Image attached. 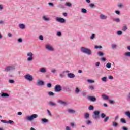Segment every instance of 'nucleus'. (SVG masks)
I'll return each instance as SVG.
<instances>
[{
    "mask_svg": "<svg viewBox=\"0 0 130 130\" xmlns=\"http://www.w3.org/2000/svg\"><path fill=\"white\" fill-rule=\"evenodd\" d=\"M68 112H69V113H71L72 114H75V113H76V111H75V110H73L72 109H69L67 110Z\"/></svg>",
    "mask_w": 130,
    "mask_h": 130,
    "instance_id": "nucleus-21",
    "label": "nucleus"
},
{
    "mask_svg": "<svg viewBox=\"0 0 130 130\" xmlns=\"http://www.w3.org/2000/svg\"><path fill=\"white\" fill-rule=\"evenodd\" d=\"M117 46V45L116 44H113L112 45V48H113V49L116 48Z\"/></svg>",
    "mask_w": 130,
    "mask_h": 130,
    "instance_id": "nucleus-50",
    "label": "nucleus"
},
{
    "mask_svg": "<svg viewBox=\"0 0 130 130\" xmlns=\"http://www.w3.org/2000/svg\"><path fill=\"white\" fill-rule=\"evenodd\" d=\"M95 38H96V35L95 34H92L90 37V39L93 40V39H95Z\"/></svg>",
    "mask_w": 130,
    "mask_h": 130,
    "instance_id": "nucleus-23",
    "label": "nucleus"
},
{
    "mask_svg": "<svg viewBox=\"0 0 130 130\" xmlns=\"http://www.w3.org/2000/svg\"><path fill=\"white\" fill-rule=\"evenodd\" d=\"M88 109H89V110H94V106H93L92 105H90L88 107Z\"/></svg>",
    "mask_w": 130,
    "mask_h": 130,
    "instance_id": "nucleus-40",
    "label": "nucleus"
},
{
    "mask_svg": "<svg viewBox=\"0 0 130 130\" xmlns=\"http://www.w3.org/2000/svg\"><path fill=\"white\" fill-rule=\"evenodd\" d=\"M67 77L68 78H69V79H73L76 77V75H75L73 73H70L67 74Z\"/></svg>",
    "mask_w": 130,
    "mask_h": 130,
    "instance_id": "nucleus-13",
    "label": "nucleus"
},
{
    "mask_svg": "<svg viewBox=\"0 0 130 130\" xmlns=\"http://www.w3.org/2000/svg\"><path fill=\"white\" fill-rule=\"evenodd\" d=\"M125 115L128 117V118H130V112L127 111L125 113Z\"/></svg>",
    "mask_w": 130,
    "mask_h": 130,
    "instance_id": "nucleus-39",
    "label": "nucleus"
},
{
    "mask_svg": "<svg viewBox=\"0 0 130 130\" xmlns=\"http://www.w3.org/2000/svg\"><path fill=\"white\" fill-rule=\"evenodd\" d=\"M80 92H81V90H80V89H79L78 88L76 87L75 88V93H76V94H79V93Z\"/></svg>",
    "mask_w": 130,
    "mask_h": 130,
    "instance_id": "nucleus-28",
    "label": "nucleus"
},
{
    "mask_svg": "<svg viewBox=\"0 0 130 130\" xmlns=\"http://www.w3.org/2000/svg\"><path fill=\"white\" fill-rule=\"evenodd\" d=\"M47 111L48 115L49 116H51L52 115H51V113L50 112V111H49V110H47Z\"/></svg>",
    "mask_w": 130,
    "mask_h": 130,
    "instance_id": "nucleus-55",
    "label": "nucleus"
},
{
    "mask_svg": "<svg viewBox=\"0 0 130 130\" xmlns=\"http://www.w3.org/2000/svg\"><path fill=\"white\" fill-rule=\"evenodd\" d=\"M109 120V117L107 116L106 118H104L103 121L104 122H107Z\"/></svg>",
    "mask_w": 130,
    "mask_h": 130,
    "instance_id": "nucleus-31",
    "label": "nucleus"
},
{
    "mask_svg": "<svg viewBox=\"0 0 130 130\" xmlns=\"http://www.w3.org/2000/svg\"><path fill=\"white\" fill-rule=\"evenodd\" d=\"M45 48L46 49H47V50H48V51H52V52L54 51V48L51 44H46Z\"/></svg>",
    "mask_w": 130,
    "mask_h": 130,
    "instance_id": "nucleus-5",
    "label": "nucleus"
},
{
    "mask_svg": "<svg viewBox=\"0 0 130 130\" xmlns=\"http://www.w3.org/2000/svg\"><path fill=\"white\" fill-rule=\"evenodd\" d=\"M102 97H103L104 100H108V99H109V98L105 94L103 95Z\"/></svg>",
    "mask_w": 130,
    "mask_h": 130,
    "instance_id": "nucleus-27",
    "label": "nucleus"
},
{
    "mask_svg": "<svg viewBox=\"0 0 130 130\" xmlns=\"http://www.w3.org/2000/svg\"><path fill=\"white\" fill-rule=\"evenodd\" d=\"M100 111H95L93 112L92 114V117L93 119H99L100 118Z\"/></svg>",
    "mask_w": 130,
    "mask_h": 130,
    "instance_id": "nucleus-3",
    "label": "nucleus"
},
{
    "mask_svg": "<svg viewBox=\"0 0 130 130\" xmlns=\"http://www.w3.org/2000/svg\"><path fill=\"white\" fill-rule=\"evenodd\" d=\"M92 123V122L90 120H88L86 121V124H91Z\"/></svg>",
    "mask_w": 130,
    "mask_h": 130,
    "instance_id": "nucleus-61",
    "label": "nucleus"
},
{
    "mask_svg": "<svg viewBox=\"0 0 130 130\" xmlns=\"http://www.w3.org/2000/svg\"><path fill=\"white\" fill-rule=\"evenodd\" d=\"M101 80L102 81V82H104L105 83H106V82H107V77H102L101 78Z\"/></svg>",
    "mask_w": 130,
    "mask_h": 130,
    "instance_id": "nucleus-25",
    "label": "nucleus"
},
{
    "mask_svg": "<svg viewBox=\"0 0 130 130\" xmlns=\"http://www.w3.org/2000/svg\"><path fill=\"white\" fill-rule=\"evenodd\" d=\"M100 19H101V20H106V19H107V16L103 14H101L100 15Z\"/></svg>",
    "mask_w": 130,
    "mask_h": 130,
    "instance_id": "nucleus-15",
    "label": "nucleus"
},
{
    "mask_svg": "<svg viewBox=\"0 0 130 130\" xmlns=\"http://www.w3.org/2000/svg\"><path fill=\"white\" fill-rule=\"evenodd\" d=\"M127 97L128 100H129V101H130V92L127 94Z\"/></svg>",
    "mask_w": 130,
    "mask_h": 130,
    "instance_id": "nucleus-64",
    "label": "nucleus"
},
{
    "mask_svg": "<svg viewBox=\"0 0 130 130\" xmlns=\"http://www.w3.org/2000/svg\"><path fill=\"white\" fill-rule=\"evenodd\" d=\"M16 69V67H15L14 66H7L6 67L4 70L5 71V72H12L13 71H15Z\"/></svg>",
    "mask_w": 130,
    "mask_h": 130,
    "instance_id": "nucleus-4",
    "label": "nucleus"
},
{
    "mask_svg": "<svg viewBox=\"0 0 130 130\" xmlns=\"http://www.w3.org/2000/svg\"><path fill=\"white\" fill-rule=\"evenodd\" d=\"M118 8H122V7H123V5H122V4L121 3H119L118 4Z\"/></svg>",
    "mask_w": 130,
    "mask_h": 130,
    "instance_id": "nucleus-51",
    "label": "nucleus"
},
{
    "mask_svg": "<svg viewBox=\"0 0 130 130\" xmlns=\"http://www.w3.org/2000/svg\"><path fill=\"white\" fill-rule=\"evenodd\" d=\"M18 42H19V43H22V42H23V39L22 38H19L17 40Z\"/></svg>",
    "mask_w": 130,
    "mask_h": 130,
    "instance_id": "nucleus-45",
    "label": "nucleus"
},
{
    "mask_svg": "<svg viewBox=\"0 0 130 130\" xmlns=\"http://www.w3.org/2000/svg\"><path fill=\"white\" fill-rule=\"evenodd\" d=\"M39 39H40V40H43V39H44L43 36L40 35L39 37Z\"/></svg>",
    "mask_w": 130,
    "mask_h": 130,
    "instance_id": "nucleus-52",
    "label": "nucleus"
},
{
    "mask_svg": "<svg viewBox=\"0 0 130 130\" xmlns=\"http://www.w3.org/2000/svg\"><path fill=\"white\" fill-rule=\"evenodd\" d=\"M58 103H60V104H61L63 106H67V105L69 104L67 102L62 100H58Z\"/></svg>",
    "mask_w": 130,
    "mask_h": 130,
    "instance_id": "nucleus-12",
    "label": "nucleus"
},
{
    "mask_svg": "<svg viewBox=\"0 0 130 130\" xmlns=\"http://www.w3.org/2000/svg\"><path fill=\"white\" fill-rule=\"evenodd\" d=\"M87 82H88L89 84H94V83H95V80L92 79H87Z\"/></svg>",
    "mask_w": 130,
    "mask_h": 130,
    "instance_id": "nucleus-24",
    "label": "nucleus"
},
{
    "mask_svg": "<svg viewBox=\"0 0 130 130\" xmlns=\"http://www.w3.org/2000/svg\"><path fill=\"white\" fill-rule=\"evenodd\" d=\"M70 126H72L73 128L76 127V126H77L76 124H75V123H74V122H71Z\"/></svg>",
    "mask_w": 130,
    "mask_h": 130,
    "instance_id": "nucleus-30",
    "label": "nucleus"
},
{
    "mask_svg": "<svg viewBox=\"0 0 130 130\" xmlns=\"http://www.w3.org/2000/svg\"><path fill=\"white\" fill-rule=\"evenodd\" d=\"M56 35L57 36H59V37H60V36H61V32L60 31H58L56 33Z\"/></svg>",
    "mask_w": 130,
    "mask_h": 130,
    "instance_id": "nucleus-48",
    "label": "nucleus"
},
{
    "mask_svg": "<svg viewBox=\"0 0 130 130\" xmlns=\"http://www.w3.org/2000/svg\"><path fill=\"white\" fill-rule=\"evenodd\" d=\"M55 20L56 22H58L59 23H61V24L66 23V19L61 17H56Z\"/></svg>",
    "mask_w": 130,
    "mask_h": 130,
    "instance_id": "nucleus-8",
    "label": "nucleus"
},
{
    "mask_svg": "<svg viewBox=\"0 0 130 130\" xmlns=\"http://www.w3.org/2000/svg\"><path fill=\"white\" fill-rule=\"evenodd\" d=\"M37 117H38V115L34 114L30 116H27L25 118V120L26 121H33L35 118H37Z\"/></svg>",
    "mask_w": 130,
    "mask_h": 130,
    "instance_id": "nucleus-2",
    "label": "nucleus"
},
{
    "mask_svg": "<svg viewBox=\"0 0 130 130\" xmlns=\"http://www.w3.org/2000/svg\"><path fill=\"white\" fill-rule=\"evenodd\" d=\"M106 67V68H108V69H110V68H111V63H107Z\"/></svg>",
    "mask_w": 130,
    "mask_h": 130,
    "instance_id": "nucleus-38",
    "label": "nucleus"
},
{
    "mask_svg": "<svg viewBox=\"0 0 130 130\" xmlns=\"http://www.w3.org/2000/svg\"><path fill=\"white\" fill-rule=\"evenodd\" d=\"M48 5H49V6H50L51 7H53V3H52L51 2H49L48 3Z\"/></svg>",
    "mask_w": 130,
    "mask_h": 130,
    "instance_id": "nucleus-59",
    "label": "nucleus"
},
{
    "mask_svg": "<svg viewBox=\"0 0 130 130\" xmlns=\"http://www.w3.org/2000/svg\"><path fill=\"white\" fill-rule=\"evenodd\" d=\"M66 5V6H68V7H71L72 6V4L70 3H67Z\"/></svg>",
    "mask_w": 130,
    "mask_h": 130,
    "instance_id": "nucleus-62",
    "label": "nucleus"
},
{
    "mask_svg": "<svg viewBox=\"0 0 130 130\" xmlns=\"http://www.w3.org/2000/svg\"><path fill=\"white\" fill-rule=\"evenodd\" d=\"M122 130H128V128H127V127H126L125 126H122Z\"/></svg>",
    "mask_w": 130,
    "mask_h": 130,
    "instance_id": "nucleus-57",
    "label": "nucleus"
},
{
    "mask_svg": "<svg viewBox=\"0 0 130 130\" xmlns=\"http://www.w3.org/2000/svg\"><path fill=\"white\" fill-rule=\"evenodd\" d=\"M88 99L90 101H92V102H95V101L97 100V99L94 96H89Z\"/></svg>",
    "mask_w": 130,
    "mask_h": 130,
    "instance_id": "nucleus-18",
    "label": "nucleus"
},
{
    "mask_svg": "<svg viewBox=\"0 0 130 130\" xmlns=\"http://www.w3.org/2000/svg\"><path fill=\"white\" fill-rule=\"evenodd\" d=\"M9 83H10V84H14V83H15V81H14V80H9Z\"/></svg>",
    "mask_w": 130,
    "mask_h": 130,
    "instance_id": "nucleus-49",
    "label": "nucleus"
},
{
    "mask_svg": "<svg viewBox=\"0 0 130 130\" xmlns=\"http://www.w3.org/2000/svg\"><path fill=\"white\" fill-rule=\"evenodd\" d=\"M9 123V124H12V123H14V121L12 120H9L8 121H7V124Z\"/></svg>",
    "mask_w": 130,
    "mask_h": 130,
    "instance_id": "nucleus-54",
    "label": "nucleus"
},
{
    "mask_svg": "<svg viewBox=\"0 0 130 130\" xmlns=\"http://www.w3.org/2000/svg\"><path fill=\"white\" fill-rule=\"evenodd\" d=\"M121 122H122V123H126V121L124 118H121Z\"/></svg>",
    "mask_w": 130,
    "mask_h": 130,
    "instance_id": "nucleus-46",
    "label": "nucleus"
},
{
    "mask_svg": "<svg viewBox=\"0 0 130 130\" xmlns=\"http://www.w3.org/2000/svg\"><path fill=\"white\" fill-rule=\"evenodd\" d=\"M89 7L90 8H91L92 9H94V8H95V4H93V3H91L90 5H89Z\"/></svg>",
    "mask_w": 130,
    "mask_h": 130,
    "instance_id": "nucleus-32",
    "label": "nucleus"
},
{
    "mask_svg": "<svg viewBox=\"0 0 130 130\" xmlns=\"http://www.w3.org/2000/svg\"><path fill=\"white\" fill-rule=\"evenodd\" d=\"M49 96H54V93L52 91L49 92L48 93Z\"/></svg>",
    "mask_w": 130,
    "mask_h": 130,
    "instance_id": "nucleus-42",
    "label": "nucleus"
},
{
    "mask_svg": "<svg viewBox=\"0 0 130 130\" xmlns=\"http://www.w3.org/2000/svg\"><path fill=\"white\" fill-rule=\"evenodd\" d=\"M98 54L99 56H103V55H104V54L103 53V52L100 51L98 53Z\"/></svg>",
    "mask_w": 130,
    "mask_h": 130,
    "instance_id": "nucleus-37",
    "label": "nucleus"
},
{
    "mask_svg": "<svg viewBox=\"0 0 130 130\" xmlns=\"http://www.w3.org/2000/svg\"><path fill=\"white\" fill-rule=\"evenodd\" d=\"M19 27L20 29H21V30H24L25 29V25L22 23L19 24Z\"/></svg>",
    "mask_w": 130,
    "mask_h": 130,
    "instance_id": "nucleus-22",
    "label": "nucleus"
},
{
    "mask_svg": "<svg viewBox=\"0 0 130 130\" xmlns=\"http://www.w3.org/2000/svg\"><path fill=\"white\" fill-rule=\"evenodd\" d=\"M122 30L124 32H125V31H126V30H127V26H126V25L123 26Z\"/></svg>",
    "mask_w": 130,
    "mask_h": 130,
    "instance_id": "nucleus-34",
    "label": "nucleus"
},
{
    "mask_svg": "<svg viewBox=\"0 0 130 130\" xmlns=\"http://www.w3.org/2000/svg\"><path fill=\"white\" fill-rule=\"evenodd\" d=\"M37 86H43L44 85V82L41 80H38L36 82Z\"/></svg>",
    "mask_w": 130,
    "mask_h": 130,
    "instance_id": "nucleus-10",
    "label": "nucleus"
},
{
    "mask_svg": "<svg viewBox=\"0 0 130 130\" xmlns=\"http://www.w3.org/2000/svg\"><path fill=\"white\" fill-rule=\"evenodd\" d=\"M55 92H60L62 89V88L61 87V85L57 84L55 86Z\"/></svg>",
    "mask_w": 130,
    "mask_h": 130,
    "instance_id": "nucleus-9",
    "label": "nucleus"
},
{
    "mask_svg": "<svg viewBox=\"0 0 130 130\" xmlns=\"http://www.w3.org/2000/svg\"><path fill=\"white\" fill-rule=\"evenodd\" d=\"M57 7L58 8H59V9H64V6L62 4H59Z\"/></svg>",
    "mask_w": 130,
    "mask_h": 130,
    "instance_id": "nucleus-41",
    "label": "nucleus"
},
{
    "mask_svg": "<svg viewBox=\"0 0 130 130\" xmlns=\"http://www.w3.org/2000/svg\"><path fill=\"white\" fill-rule=\"evenodd\" d=\"M59 77L61 78L62 79V78H64V77H66V74L64 73V71H62V72H61L59 75Z\"/></svg>",
    "mask_w": 130,
    "mask_h": 130,
    "instance_id": "nucleus-20",
    "label": "nucleus"
},
{
    "mask_svg": "<svg viewBox=\"0 0 130 130\" xmlns=\"http://www.w3.org/2000/svg\"><path fill=\"white\" fill-rule=\"evenodd\" d=\"M1 97L2 98L10 97V95L7 93L2 92L1 93Z\"/></svg>",
    "mask_w": 130,
    "mask_h": 130,
    "instance_id": "nucleus-19",
    "label": "nucleus"
},
{
    "mask_svg": "<svg viewBox=\"0 0 130 130\" xmlns=\"http://www.w3.org/2000/svg\"><path fill=\"white\" fill-rule=\"evenodd\" d=\"M48 105H49V106H56V105H57L56 104V103L52 102V101H49L48 103Z\"/></svg>",
    "mask_w": 130,
    "mask_h": 130,
    "instance_id": "nucleus-17",
    "label": "nucleus"
},
{
    "mask_svg": "<svg viewBox=\"0 0 130 130\" xmlns=\"http://www.w3.org/2000/svg\"><path fill=\"white\" fill-rule=\"evenodd\" d=\"M84 117L85 118H86V119H87V118H89V115L88 113H86L84 115Z\"/></svg>",
    "mask_w": 130,
    "mask_h": 130,
    "instance_id": "nucleus-33",
    "label": "nucleus"
},
{
    "mask_svg": "<svg viewBox=\"0 0 130 130\" xmlns=\"http://www.w3.org/2000/svg\"><path fill=\"white\" fill-rule=\"evenodd\" d=\"M7 36L8 37H12V36H13V35L11 34V33H10V32H9L8 34H7Z\"/></svg>",
    "mask_w": 130,
    "mask_h": 130,
    "instance_id": "nucleus-56",
    "label": "nucleus"
},
{
    "mask_svg": "<svg viewBox=\"0 0 130 130\" xmlns=\"http://www.w3.org/2000/svg\"><path fill=\"white\" fill-rule=\"evenodd\" d=\"M113 21L116 22V23H120V19L119 18H114Z\"/></svg>",
    "mask_w": 130,
    "mask_h": 130,
    "instance_id": "nucleus-26",
    "label": "nucleus"
},
{
    "mask_svg": "<svg viewBox=\"0 0 130 130\" xmlns=\"http://www.w3.org/2000/svg\"><path fill=\"white\" fill-rule=\"evenodd\" d=\"M118 125V123H117V122H113L112 126L114 127H116Z\"/></svg>",
    "mask_w": 130,
    "mask_h": 130,
    "instance_id": "nucleus-35",
    "label": "nucleus"
},
{
    "mask_svg": "<svg viewBox=\"0 0 130 130\" xmlns=\"http://www.w3.org/2000/svg\"><path fill=\"white\" fill-rule=\"evenodd\" d=\"M80 51L82 53H85V54H87V55H91V54H92V51L88 48L81 47Z\"/></svg>",
    "mask_w": 130,
    "mask_h": 130,
    "instance_id": "nucleus-1",
    "label": "nucleus"
},
{
    "mask_svg": "<svg viewBox=\"0 0 130 130\" xmlns=\"http://www.w3.org/2000/svg\"><path fill=\"white\" fill-rule=\"evenodd\" d=\"M42 19L45 21V22H48L50 21L51 19L50 18V17H47L46 16H43Z\"/></svg>",
    "mask_w": 130,
    "mask_h": 130,
    "instance_id": "nucleus-14",
    "label": "nucleus"
},
{
    "mask_svg": "<svg viewBox=\"0 0 130 130\" xmlns=\"http://www.w3.org/2000/svg\"><path fill=\"white\" fill-rule=\"evenodd\" d=\"M41 122L43 124L44 123H48V122H49V121L47 119L42 118L41 120Z\"/></svg>",
    "mask_w": 130,
    "mask_h": 130,
    "instance_id": "nucleus-16",
    "label": "nucleus"
},
{
    "mask_svg": "<svg viewBox=\"0 0 130 130\" xmlns=\"http://www.w3.org/2000/svg\"><path fill=\"white\" fill-rule=\"evenodd\" d=\"M118 35H121L122 34V31L119 30L117 31Z\"/></svg>",
    "mask_w": 130,
    "mask_h": 130,
    "instance_id": "nucleus-58",
    "label": "nucleus"
},
{
    "mask_svg": "<svg viewBox=\"0 0 130 130\" xmlns=\"http://www.w3.org/2000/svg\"><path fill=\"white\" fill-rule=\"evenodd\" d=\"M33 53L29 52L27 53V56L28 58L27 59V61H32L33 60Z\"/></svg>",
    "mask_w": 130,
    "mask_h": 130,
    "instance_id": "nucleus-6",
    "label": "nucleus"
},
{
    "mask_svg": "<svg viewBox=\"0 0 130 130\" xmlns=\"http://www.w3.org/2000/svg\"><path fill=\"white\" fill-rule=\"evenodd\" d=\"M124 55L127 57H130V52H127L125 53Z\"/></svg>",
    "mask_w": 130,
    "mask_h": 130,
    "instance_id": "nucleus-36",
    "label": "nucleus"
},
{
    "mask_svg": "<svg viewBox=\"0 0 130 130\" xmlns=\"http://www.w3.org/2000/svg\"><path fill=\"white\" fill-rule=\"evenodd\" d=\"M94 48H95V49H100L102 48V46L95 45L94 46Z\"/></svg>",
    "mask_w": 130,
    "mask_h": 130,
    "instance_id": "nucleus-44",
    "label": "nucleus"
},
{
    "mask_svg": "<svg viewBox=\"0 0 130 130\" xmlns=\"http://www.w3.org/2000/svg\"><path fill=\"white\" fill-rule=\"evenodd\" d=\"M109 80H113V76H111V75H110L109 77H108Z\"/></svg>",
    "mask_w": 130,
    "mask_h": 130,
    "instance_id": "nucleus-63",
    "label": "nucleus"
},
{
    "mask_svg": "<svg viewBox=\"0 0 130 130\" xmlns=\"http://www.w3.org/2000/svg\"><path fill=\"white\" fill-rule=\"evenodd\" d=\"M81 13H83V14H87V9L85 8L81 9Z\"/></svg>",
    "mask_w": 130,
    "mask_h": 130,
    "instance_id": "nucleus-29",
    "label": "nucleus"
},
{
    "mask_svg": "<svg viewBox=\"0 0 130 130\" xmlns=\"http://www.w3.org/2000/svg\"><path fill=\"white\" fill-rule=\"evenodd\" d=\"M40 73H42V74H45L47 72V70H46V68L43 67L39 69Z\"/></svg>",
    "mask_w": 130,
    "mask_h": 130,
    "instance_id": "nucleus-11",
    "label": "nucleus"
},
{
    "mask_svg": "<svg viewBox=\"0 0 130 130\" xmlns=\"http://www.w3.org/2000/svg\"><path fill=\"white\" fill-rule=\"evenodd\" d=\"M47 88H51L52 87V84H51V83H47Z\"/></svg>",
    "mask_w": 130,
    "mask_h": 130,
    "instance_id": "nucleus-47",
    "label": "nucleus"
},
{
    "mask_svg": "<svg viewBox=\"0 0 130 130\" xmlns=\"http://www.w3.org/2000/svg\"><path fill=\"white\" fill-rule=\"evenodd\" d=\"M101 118H105V117H106V115L104 113H101Z\"/></svg>",
    "mask_w": 130,
    "mask_h": 130,
    "instance_id": "nucleus-43",
    "label": "nucleus"
},
{
    "mask_svg": "<svg viewBox=\"0 0 130 130\" xmlns=\"http://www.w3.org/2000/svg\"><path fill=\"white\" fill-rule=\"evenodd\" d=\"M89 88L90 89V90H93L94 89V86H93V85H90L89 86Z\"/></svg>",
    "mask_w": 130,
    "mask_h": 130,
    "instance_id": "nucleus-60",
    "label": "nucleus"
},
{
    "mask_svg": "<svg viewBox=\"0 0 130 130\" xmlns=\"http://www.w3.org/2000/svg\"><path fill=\"white\" fill-rule=\"evenodd\" d=\"M115 13L116 14V15H120V11L118 10H116Z\"/></svg>",
    "mask_w": 130,
    "mask_h": 130,
    "instance_id": "nucleus-53",
    "label": "nucleus"
},
{
    "mask_svg": "<svg viewBox=\"0 0 130 130\" xmlns=\"http://www.w3.org/2000/svg\"><path fill=\"white\" fill-rule=\"evenodd\" d=\"M24 79L27 80V81H29V82H32L33 81V76L30 74H26L24 75Z\"/></svg>",
    "mask_w": 130,
    "mask_h": 130,
    "instance_id": "nucleus-7",
    "label": "nucleus"
}]
</instances>
